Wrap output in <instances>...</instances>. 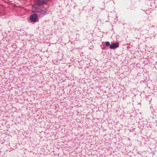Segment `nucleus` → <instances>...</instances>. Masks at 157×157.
<instances>
[{
	"label": "nucleus",
	"mask_w": 157,
	"mask_h": 157,
	"mask_svg": "<svg viewBox=\"0 0 157 157\" xmlns=\"http://www.w3.org/2000/svg\"><path fill=\"white\" fill-rule=\"evenodd\" d=\"M30 19L32 22L35 23L38 19L37 16L36 14L33 13L31 15L30 17Z\"/></svg>",
	"instance_id": "nucleus-1"
},
{
	"label": "nucleus",
	"mask_w": 157,
	"mask_h": 157,
	"mask_svg": "<svg viewBox=\"0 0 157 157\" xmlns=\"http://www.w3.org/2000/svg\"><path fill=\"white\" fill-rule=\"evenodd\" d=\"M119 46V44L118 43H114L111 44L109 48L111 49H113L118 47Z\"/></svg>",
	"instance_id": "nucleus-2"
},
{
	"label": "nucleus",
	"mask_w": 157,
	"mask_h": 157,
	"mask_svg": "<svg viewBox=\"0 0 157 157\" xmlns=\"http://www.w3.org/2000/svg\"><path fill=\"white\" fill-rule=\"evenodd\" d=\"M105 44L106 46H109L110 45V43L109 42H106Z\"/></svg>",
	"instance_id": "nucleus-3"
},
{
	"label": "nucleus",
	"mask_w": 157,
	"mask_h": 157,
	"mask_svg": "<svg viewBox=\"0 0 157 157\" xmlns=\"http://www.w3.org/2000/svg\"><path fill=\"white\" fill-rule=\"evenodd\" d=\"M44 14H43V15L44 16Z\"/></svg>",
	"instance_id": "nucleus-4"
}]
</instances>
